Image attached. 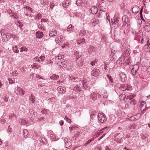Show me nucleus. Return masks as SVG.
<instances>
[{
  "label": "nucleus",
  "instance_id": "obj_1",
  "mask_svg": "<svg viewBox=\"0 0 150 150\" xmlns=\"http://www.w3.org/2000/svg\"><path fill=\"white\" fill-rule=\"evenodd\" d=\"M90 35V34L88 33V31H85L83 33V37L80 38L77 41V44L78 45L82 44L85 42V38H87Z\"/></svg>",
  "mask_w": 150,
  "mask_h": 150
},
{
  "label": "nucleus",
  "instance_id": "obj_2",
  "mask_svg": "<svg viewBox=\"0 0 150 150\" xmlns=\"http://www.w3.org/2000/svg\"><path fill=\"white\" fill-rule=\"evenodd\" d=\"M98 122L99 123H103L105 122L107 120V119L105 118V114L103 113H99L98 115Z\"/></svg>",
  "mask_w": 150,
  "mask_h": 150
},
{
  "label": "nucleus",
  "instance_id": "obj_3",
  "mask_svg": "<svg viewBox=\"0 0 150 150\" xmlns=\"http://www.w3.org/2000/svg\"><path fill=\"white\" fill-rule=\"evenodd\" d=\"M101 97V96L99 93L93 92L90 95V98L93 100H95L98 98H100Z\"/></svg>",
  "mask_w": 150,
  "mask_h": 150
},
{
  "label": "nucleus",
  "instance_id": "obj_4",
  "mask_svg": "<svg viewBox=\"0 0 150 150\" xmlns=\"http://www.w3.org/2000/svg\"><path fill=\"white\" fill-rule=\"evenodd\" d=\"M79 85H81L83 89H86L87 88L88 83L86 79H84L80 81Z\"/></svg>",
  "mask_w": 150,
  "mask_h": 150
},
{
  "label": "nucleus",
  "instance_id": "obj_5",
  "mask_svg": "<svg viewBox=\"0 0 150 150\" xmlns=\"http://www.w3.org/2000/svg\"><path fill=\"white\" fill-rule=\"evenodd\" d=\"M142 31H139L138 33H137L136 35L134 38V40H137V38H139V43L143 44V40L142 37H141Z\"/></svg>",
  "mask_w": 150,
  "mask_h": 150
},
{
  "label": "nucleus",
  "instance_id": "obj_6",
  "mask_svg": "<svg viewBox=\"0 0 150 150\" xmlns=\"http://www.w3.org/2000/svg\"><path fill=\"white\" fill-rule=\"evenodd\" d=\"M139 69V66L137 64L134 65L132 69H131V72L133 76H134L137 74V72Z\"/></svg>",
  "mask_w": 150,
  "mask_h": 150
},
{
  "label": "nucleus",
  "instance_id": "obj_7",
  "mask_svg": "<svg viewBox=\"0 0 150 150\" xmlns=\"http://www.w3.org/2000/svg\"><path fill=\"white\" fill-rule=\"evenodd\" d=\"M100 72L99 69L97 68H94L92 70L91 74L92 76L97 77L98 76Z\"/></svg>",
  "mask_w": 150,
  "mask_h": 150
},
{
  "label": "nucleus",
  "instance_id": "obj_8",
  "mask_svg": "<svg viewBox=\"0 0 150 150\" xmlns=\"http://www.w3.org/2000/svg\"><path fill=\"white\" fill-rule=\"evenodd\" d=\"M119 76L120 81L122 82H125L127 79L126 75L123 72L120 73L119 74Z\"/></svg>",
  "mask_w": 150,
  "mask_h": 150
},
{
  "label": "nucleus",
  "instance_id": "obj_9",
  "mask_svg": "<svg viewBox=\"0 0 150 150\" xmlns=\"http://www.w3.org/2000/svg\"><path fill=\"white\" fill-rule=\"evenodd\" d=\"M119 88L121 91H122L123 93H125L126 91H131L132 90L131 87H129V88H126V86L124 85H122L119 87Z\"/></svg>",
  "mask_w": 150,
  "mask_h": 150
},
{
  "label": "nucleus",
  "instance_id": "obj_10",
  "mask_svg": "<svg viewBox=\"0 0 150 150\" xmlns=\"http://www.w3.org/2000/svg\"><path fill=\"white\" fill-rule=\"evenodd\" d=\"M58 92L60 94H63L65 93L66 88L65 87L62 88L61 86L58 87L57 89Z\"/></svg>",
  "mask_w": 150,
  "mask_h": 150
},
{
  "label": "nucleus",
  "instance_id": "obj_11",
  "mask_svg": "<svg viewBox=\"0 0 150 150\" xmlns=\"http://www.w3.org/2000/svg\"><path fill=\"white\" fill-rule=\"evenodd\" d=\"M64 142L65 143V146L66 148H69L71 146L72 144L69 141L68 139L67 138L64 139Z\"/></svg>",
  "mask_w": 150,
  "mask_h": 150
},
{
  "label": "nucleus",
  "instance_id": "obj_12",
  "mask_svg": "<svg viewBox=\"0 0 150 150\" xmlns=\"http://www.w3.org/2000/svg\"><path fill=\"white\" fill-rule=\"evenodd\" d=\"M37 113L33 109H30L29 111L28 115H31V117H35L36 116Z\"/></svg>",
  "mask_w": 150,
  "mask_h": 150
},
{
  "label": "nucleus",
  "instance_id": "obj_13",
  "mask_svg": "<svg viewBox=\"0 0 150 150\" xmlns=\"http://www.w3.org/2000/svg\"><path fill=\"white\" fill-rule=\"evenodd\" d=\"M74 55L75 57H76V60L77 61V60L79 59V58L82 56V54L81 52L79 53V52L77 51H74Z\"/></svg>",
  "mask_w": 150,
  "mask_h": 150
},
{
  "label": "nucleus",
  "instance_id": "obj_14",
  "mask_svg": "<svg viewBox=\"0 0 150 150\" xmlns=\"http://www.w3.org/2000/svg\"><path fill=\"white\" fill-rule=\"evenodd\" d=\"M90 10L91 11L92 14H96L98 11L97 7L95 6H93L91 7Z\"/></svg>",
  "mask_w": 150,
  "mask_h": 150
},
{
  "label": "nucleus",
  "instance_id": "obj_15",
  "mask_svg": "<svg viewBox=\"0 0 150 150\" xmlns=\"http://www.w3.org/2000/svg\"><path fill=\"white\" fill-rule=\"evenodd\" d=\"M82 89V88L81 85L77 84L74 87L73 90L74 91H76L80 92L81 91Z\"/></svg>",
  "mask_w": 150,
  "mask_h": 150
},
{
  "label": "nucleus",
  "instance_id": "obj_16",
  "mask_svg": "<svg viewBox=\"0 0 150 150\" xmlns=\"http://www.w3.org/2000/svg\"><path fill=\"white\" fill-rule=\"evenodd\" d=\"M125 58L122 57V56L121 57L119 58L117 61V63L120 64H124L125 60Z\"/></svg>",
  "mask_w": 150,
  "mask_h": 150
},
{
  "label": "nucleus",
  "instance_id": "obj_17",
  "mask_svg": "<svg viewBox=\"0 0 150 150\" xmlns=\"http://www.w3.org/2000/svg\"><path fill=\"white\" fill-rule=\"evenodd\" d=\"M149 49L148 50H150V41L149 40H148L147 41V44H146L143 47V49L145 51L146 50Z\"/></svg>",
  "mask_w": 150,
  "mask_h": 150
},
{
  "label": "nucleus",
  "instance_id": "obj_18",
  "mask_svg": "<svg viewBox=\"0 0 150 150\" xmlns=\"http://www.w3.org/2000/svg\"><path fill=\"white\" fill-rule=\"evenodd\" d=\"M139 8L137 6L134 7L132 8V11L133 13L134 14H137L139 12Z\"/></svg>",
  "mask_w": 150,
  "mask_h": 150
},
{
  "label": "nucleus",
  "instance_id": "obj_19",
  "mask_svg": "<svg viewBox=\"0 0 150 150\" xmlns=\"http://www.w3.org/2000/svg\"><path fill=\"white\" fill-rule=\"evenodd\" d=\"M17 91L20 94L21 96H23L24 95L25 93V91L22 90L20 87H17Z\"/></svg>",
  "mask_w": 150,
  "mask_h": 150
},
{
  "label": "nucleus",
  "instance_id": "obj_20",
  "mask_svg": "<svg viewBox=\"0 0 150 150\" xmlns=\"http://www.w3.org/2000/svg\"><path fill=\"white\" fill-rule=\"evenodd\" d=\"M106 15V16H107V15L108 16V14L105 12V11H102L100 10L99 13L98 15V17H102L103 16V15Z\"/></svg>",
  "mask_w": 150,
  "mask_h": 150
},
{
  "label": "nucleus",
  "instance_id": "obj_21",
  "mask_svg": "<svg viewBox=\"0 0 150 150\" xmlns=\"http://www.w3.org/2000/svg\"><path fill=\"white\" fill-rule=\"evenodd\" d=\"M36 38L38 39H40L42 38L43 36V32H38L36 33Z\"/></svg>",
  "mask_w": 150,
  "mask_h": 150
},
{
  "label": "nucleus",
  "instance_id": "obj_22",
  "mask_svg": "<svg viewBox=\"0 0 150 150\" xmlns=\"http://www.w3.org/2000/svg\"><path fill=\"white\" fill-rule=\"evenodd\" d=\"M97 113L96 111H92L90 114V118L92 120H93L96 117Z\"/></svg>",
  "mask_w": 150,
  "mask_h": 150
},
{
  "label": "nucleus",
  "instance_id": "obj_23",
  "mask_svg": "<svg viewBox=\"0 0 150 150\" xmlns=\"http://www.w3.org/2000/svg\"><path fill=\"white\" fill-rule=\"evenodd\" d=\"M101 93L103 96V97L104 98H107L108 97V94L106 91L105 90H102Z\"/></svg>",
  "mask_w": 150,
  "mask_h": 150
},
{
  "label": "nucleus",
  "instance_id": "obj_24",
  "mask_svg": "<svg viewBox=\"0 0 150 150\" xmlns=\"http://www.w3.org/2000/svg\"><path fill=\"white\" fill-rule=\"evenodd\" d=\"M129 18L127 16H124L122 18V20L125 23V24H126L128 22Z\"/></svg>",
  "mask_w": 150,
  "mask_h": 150
},
{
  "label": "nucleus",
  "instance_id": "obj_25",
  "mask_svg": "<svg viewBox=\"0 0 150 150\" xmlns=\"http://www.w3.org/2000/svg\"><path fill=\"white\" fill-rule=\"evenodd\" d=\"M117 52V50L115 49L114 48L112 49L111 50V54L110 55L112 58H114V56L115 55L116 52Z\"/></svg>",
  "mask_w": 150,
  "mask_h": 150
},
{
  "label": "nucleus",
  "instance_id": "obj_26",
  "mask_svg": "<svg viewBox=\"0 0 150 150\" xmlns=\"http://www.w3.org/2000/svg\"><path fill=\"white\" fill-rule=\"evenodd\" d=\"M129 51L128 50H126L124 53L122 54V57L125 58H126L127 57L129 56Z\"/></svg>",
  "mask_w": 150,
  "mask_h": 150
},
{
  "label": "nucleus",
  "instance_id": "obj_27",
  "mask_svg": "<svg viewBox=\"0 0 150 150\" xmlns=\"http://www.w3.org/2000/svg\"><path fill=\"white\" fill-rule=\"evenodd\" d=\"M99 21L97 19L92 20L91 21V23L92 25L94 26L98 24L99 23Z\"/></svg>",
  "mask_w": 150,
  "mask_h": 150
},
{
  "label": "nucleus",
  "instance_id": "obj_28",
  "mask_svg": "<svg viewBox=\"0 0 150 150\" xmlns=\"http://www.w3.org/2000/svg\"><path fill=\"white\" fill-rule=\"evenodd\" d=\"M9 116V119L11 120H14L16 118V115L13 112L10 114Z\"/></svg>",
  "mask_w": 150,
  "mask_h": 150
},
{
  "label": "nucleus",
  "instance_id": "obj_29",
  "mask_svg": "<svg viewBox=\"0 0 150 150\" xmlns=\"http://www.w3.org/2000/svg\"><path fill=\"white\" fill-rule=\"evenodd\" d=\"M83 59H81L79 62H77V67H81L83 65Z\"/></svg>",
  "mask_w": 150,
  "mask_h": 150
},
{
  "label": "nucleus",
  "instance_id": "obj_30",
  "mask_svg": "<svg viewBox=\"0 0 150 150\" xmlns=\"http://www.w3.org/2000/svg\"><path fill=\"white\" fill-rule=\"evenodd\" d=\"M50 36L51 37H54L57 35V31L54 30L50 32L49 33Z\"/></svg>",
  "mask_w": 150,
  "mask_h": 150
},
{
  "label": "nucleus",
  "instance_id": "obj_31",
  "mask_svg": "<svg viewBox=\"0 0 150 150\" xmlns=\"http://www.w3.org/2000/svg\"><path fill=\"white\" fill-rule=\"evenodd\" d=\"M35 97L32 94L31 95V96L29 97V100H31L32 103H34L35 101Z\"/></svg>",
  "mask_w": 150,
  "mask_h": 150
},
{
  "label": "nucleus",
  "instance_id": "obj_32",
  "mask_svg": "<svg viewBox=\"0 0 150 150\" xmlns=\"http://www.w3.org/2000/svg\"><path fill=\"white\" fill-rule=\"evenodd\" d=\"M70 79L71 80V81L76 82L79 81V79L77 78H75L74 76H72L70 77Z\"/></svg>",
  "mask_w": 150,
  "mask_h": 150
},
{
  "label": "nucleus",
  "instance_id": "obj_33",
  "mask_svg": "<svg viewBox=\"0 0 150 150\" xmlns=\"http://www.w3.org/2000/svg\"><path fill=\"white\" fill-rule=\"evenodd\" d=\"M136 95L135 94H131L129 96H127V99H129V100H132V99L133 98L135 97Z\"/></svg>",
  "mask_w": 150,
  "mask_h": 150
},
{
  "label": "nucleus",
  "instance_id": "obj_34",
  "mask_svg": "<svg viewBox=\"0 0 150 150\" xmlns=\"http://www.w3.org/2000/svg\"><path fill=\"white\" fill-rule=\"evenodd\" d=\"M69 1L68 0H67L64 3L62 4V6L66 8L68 6H69Z\"/></svg>",
  "mask_w": 150,
  "mask_h": 150
},
{
  "label": "nucleus",
  "instance_id": "obj_35",
  "mask_svg": "<svg viewBox=\"0 0 150 150\" xmlns=\"http://www.w3.org/2000/svg\"><path fill=\"white\" fill-rule=\"evenodd\" d=\"M59 78V76L58 75H56L55 74H53L50 77L51 79L53 80L57 79Z\"/></svg>",
  "mask_w": 150,
  "mask_h": 150
},
{
  "label": "nucleus",
  "instance_id": "obj_36",
  "mask_svg": "<svg viewBox=\"0 0 150 150\" xmlns=\"http://www.w3.org/2000/svg\"><path fill=\"white\" fill-rule=\"evenodd\" d=\"M141 137L142 140L148 138V134H142L140 135Z\"/></svg>",
  "mask_w": 150,
  "mask_h": 150
},
{
  "label": "nucleus",
  "instance_id": "obj_37",
  "mask_svg": "<svg viewBox=\"0 0 150 150\" xmlns=\"http://www.w3.org/2000/svg\"><path fill=\"white\" fill-rule=\"evenodd\" d=\"M118 22L119 20L117 19H115V20H114L113 24L115 25V27L117 28L118 27Z\"/></svg>",
  "mask_w": 150,
  "mask_h": 150
},
{
  "label": "nucleus",
  "instance_id": "obj_38",
  "mask_svg": "<svg viewBox=\"0 0 150 150\" xmlns=\"http://www.w3.org/2000/svg\"><path fill=\"white\" fill-rule=\"evenodd\" d=\"M74 28V26H73L71 24H70L67 27V30L68 32L70 31L73 29Z\"/></svg>",
  "mask_w": 150,
  "mask_h": 150
},
{
  "label": "nucleus",
  "instance_id": "obj_39",
  "mask_svg": "<svg viewBox=\"0 0 150 150\" xmlns=\"http://www.w3.org/2000/svg\"><path fill=\"white\" fill-rule=\"evenodd\" d=\"M18 47L17 46H15L13 47V49L14 52L16 53H18L19 52V50H18Z\"/></svg>",
  "mask_w": 150,
  "mask_h": 150
},
{
  "label": "nucleus",
  "instance_id": "obj_40",
  "mask_svg": "<svg viewBox=\"0 0 150 150\" xmlns=\"http://www.w3.org/2000/svg\"><path fill=\"white\" fill-rule=\"evenodd\" d=\"M107 76L108 79L110 82H111V83H112L113 82V80L111 76L108 74H107Z\"/></svg>",
  "mask_w": 150,
  "mask_h": 150
},
{
  "label": "nucleus",
  "instance_id": "obj_41",
  "mask_svg": "<svg viewBox=\"0 0 150 150\" xmlns=\"http://www.w3.org/2000/svg\"><path fill=\"white\" fill-rule=\"evenodd\" d=\"M150 21H148L147 23H146V25L144 27V28L145 29V30H146L147 29V28H150Z\"/></svg>",
  "mask_w": 150,
  "mask_h": 150
},
{
  "label": "nucleus",
  "instance_id": "obj_42",
  "mask_svg": "<svg viewBox=\"0 0 150 150\" xmlns=\"http://www.w3.org/2000/svg\"><path fill=\"white\" fill-rule=\"evenodd\" d=\"M60 63L62 65H66L67 62L66 60L63 59L61 61Z\"/></svg>",
  "mask_w": 150,
  "mask_h": 150
},
{
  "label": "nucleus",
  "instance_id": "obj_43",
  "mask_svg": "<svg viewBox=\"0 0 150 150\" xmlns=\"http://www.w3.org/2000/svg\"><path fill=\"white\" fill-rule=\"evenodd\" d=\"M130 103L132 105H135L137 103V101L135 99L133 100H131L130 102Z\"/></svg>",
  "mask_w": 150,
  "mask_h": 150
},
{
  "label": "nucleus",
  "instance_id": "obj_44",
  "mask_svg": "<svg viewBox=\"0 0 150 150\" xmlns=\"http://www.w3.org/2000/svg\"><path fill=\"white\" fill-rule=\"evenodd\" d=\"M130 63V60L129 59H127L126 60V61H125L124 64L125 66L129 64Z\"/></svg>",
  "mask_w": 150,
  "mask_h": 150
},
{
  "label": "nucleus",
  "instance_id": "obj_45",
  "mask_svg": "<svg viewBox=\"0 0 150 150\" xmlns=\"http://www.w3.org/2000/svg\"><path fill=\"white\" fill-rule=\"evenodd\" d=\"M28 49L25 47H22L20 49V52H22L23 51H27Z\"/></svg>",
  "mask_w": 150,
  "mask_h": 150
},
{
  "label": "nucleus",
  "instance_id": "obj_46",
  "mask_svg": "<svg viewBox=\"0 0 150 150\" xmlns=\"http://www.w3.org/2000/svg\"><path fill=\"white\" fill-rule=\"evenodd\" d=\"M23 134L24 137H27V135L28 134V132L26 129H24L23 130Z\"/></svg>",
  "mask_w": 150,
  "mask_h": 150
},
{
  "label": "nucleus",
  "instance_id": "obj_47",
  "mask_svg": "<svg viewBox=\"0 0 150 150\" xmlns=\"http://www.w3.org/2000/svg\"><path fill=\"white\" fill-rule=\"evenodd\" d=\"M65 120L67 122H68L69 124H71V120L67 116H66L64 118Z\"/></svg>",
  "mask_w": 150,
  "mask_h": 150
},
{
  "label": "nucleus",
  "instance_id": "obj_48",
  "mask_svg": "<svg viewBox=\"0 0 150 150\" xmlns=\"http://www.w3.org/2000/svg\"><path fill=\"white\" fill-rule=\"evenodd\" d=\"M21 123L22 125H25L26 124V121L22 119L21 120Z\"/></svg>",
  "mask_w": 150,
  "mask_h": 150
},
{
  "label": "nucleus",
  "instance_id": "obj_49",
  "mask_svg": "<svg viewBox=\"0 0 150 150\" xmlns=\"http://www.w3.org/2000/svg\"><path fill=\"white\" fill-rule=\"evenodd\" d=\"M18 74V73L17 71H15L12 72V75L13 76H16Z\"/></svg>",
  "mask_w": 150,
  "mask_h": 150
},
{
  "label": "nucleus",
  "instance_id": "obj_50",
  "mask_svg": "<svg viewBox=\"0 0 150 150\" xmlns=\"http://www.w3.org/2000/svg\"><path fill=\"white\" fill-rule=\"evenodd\" d=\"M57 58H58V59H61L62 58H64V55H59L58 56Z\"/></svg>",
  "mask_w": 150,
  "mask_h": 150
},
{
  "label": "nucleus",
  "instance_id": "obj_51",
  "mask_svg": "<svg viewBox=\"0 0 150 150\" xmlns=\"http://www.w3.org/2000/svg\"><path fill=\"white\" fill-rule=\"evenodd\" d=\"M8 81H9V83L10 84H12V83H14L12 79H8Z\"/></svg>",
  "mask_w": 150,
  "mask_h": 150
},
{
  "label": "nucleus",
  "instance_id": "obj_52",
  "mask_svg": "<svg viewBox=\"0 0 150 150\" xmlns=\"http://www.w3.org/2000/svg\"><path fill=\"white\" fill-rule=\"evenodd\" d=\"M108 128H109L108 127H106L104 128H102L101 129V130H100V132H99V133H100V134H102L103 133V132L102 131H101L105 130L106 129Z\"/></svg>",
  "mask_w": 150,
  "mask_h": 150
},
{
  "label": "nucleus",
  "instance_id": "obj_53",
  "mask_svg": "<svg viewBox=\"0 0 150 150\" xmlns=\"http://www.w3.org/2000/svg\"><path fill=\"white\" fill-rule=\"evenodd\" d=\"M145 105V106H146V103L145 101H142V102H141V104L140 105L141 106H143L144 105Z\"/></svg>",
  "mask_w": 150,
  "mask_h": 150
},
{
  "label": "nucleus",
  "instance_id": "obj_54",
  "mask_svg": "<svg viewBox=\"0 0 150 150\" xmlns=\"http://www.w3.org/2000/svg\"><path fill=\"white\" fill-rule=\"evenodd\" d=\"M42 17V15L41 14L38 13L37 14L36 17L38 18V19H39L41 18V17Z\"/></svg>",
  "mask_w": 150,
  "mask_h": 150
},
{
  "label": "nucleus",
  "instance_id": "obj_55",
  "mask_svg": "<svg viewBox=\"0 0 150 150\" xmlns=\"http://www.w3.org/2000/svg\"><path fill=\"white\" fill-rule=\"evenodd\" d=\"M41 113L43 114H46L47 113L46 110L45 109L42 110Z\"/></svg>",
  "mask_w": 150,
  "mask_h": 150
},
{
  "label": "nucleus",
  "instance_id": "obj_56",
  "mask_svg": "<svg viewBox=\"0 0 150 150\" xmlns=\"http://www.w3.org/2000/svg\"><path fill=\"white\" fill-rule=\"evenodd\" d=\"M91 142V140L90 139L88 140V141L86 142L84 144V145L85 146H86L88 144L90 143Z\"/></svg>",
  "mask_w": 150,
  "mask_h": 150
},
{
  "label": "nucleus",
  "instance_id": "obj_57",
  "mask_svg": "<svg viewBox=\"0 0 150 150\" xmlns=\"http://www.w3.org/2000/svg\"><path fill=\"white\" fill-rule=\"evenodd\" d=\"M39 58L41 60V61H43L45 57L44 56H41L39 57Z\"/></svg>",
  "mask_w": 150,
  "mask_h": 150
},
{
  "label": "nucleus",
  "instance_id": "obj_58",
  "mask_svg": "<svg viewBox=\"0 0 150 150\" xmlns=\"http://www.w3.org/2000/svg\"><path fill=\"white\" fill-rule=\"evenodd\" d=\"M120 96L122 98H127V97H126V95H125V94H121L120 95Z\"/></svg>",
  "mask_w": 150,
  "mask_h": 150
},
{
  "label": "nucleus",
  "instance_id": "obj_59",
  "mask_svg": "<svg viewBox=\"0 0 150 150\" xmlns=\"http://www.w3.org/2000/svg\"><path fill=\"white\" fill-rule=\"evenodd\" d=\"M40 25V24H39V25L38 26L39 29L42 31H44V29L43 28V27L41 25Z\"/></svg>",
  "mask_w": 150,
  "mask_h": 150
},
{
  "label": "nucleus",
  "instance_id": "obj_60",
  "mask_svg": "<svg viewBox=\"0 0 150 150\" xmlns=\"http://www.w3.org/2000/svg\"><path fill=\"white\" fill-rule=\"evenodd\" d=\"M48 20L47 19L45 18H42L41 19V22H47V21Z\"/></svg>",
  "mask_w": 150,
  "mask_h": 150
},
{
  "label": "nucleus",
  "instance_id": "obj_61",
  "mask_svg": "<svg viewBox=\"0 0 150 150\" xmlns=\"http://www.w3.org/2000/svg\"><path fill=\"white\" fill-rule=\"evenodd\" d=\"M25 8L26 9H28V10H30V11L31 12V13L33 11V10L32 9V8H30V7H28V6H26L25 7Z\"/></svg>",
  "mask_w": 150,
  "mask_h": 150
},
{
  "label": "nucleus",
  "instance_id": "obj_62",
  "mask_svg": "<svg viewBox=\"0 0 150 150\" xmlns=\"http://www.w3.org/2000/svg\"><path fill=\"white\" fill-rule=\"evenodd\" d=\"M106 134V133L104 134L102 136H101L98 139V140L99 141L103 137H104Z\"/></svg>",
  "mask_w": 150,
  "mask_h": 150
},
{
  "label": "nucleus",
  "instance_id": "obj_63",
  "mask_svg": "<svg viewBox=\"0 0 150 150\" xmlns=\"http://www.w3.org/2000/svg\"><path fill=\"white\" fill-rule=\"evenodd\" d=\"M148 108V107H146L145 109H144L142 110L141 111V113H142V114H143L144 113V112L146 110V109H147Z\"/></svg>",
  "mask_w": 150,
  "mask_h": 150
},
{
  "label": "nucleus",
  "instance_id": "obj_64",
  "mask_svg": "<svg viewBox=\"0 0 150 150\" xmlns=\"http://www.w3.org/2000/svg\"><path fill=\"white\" fill-rule=\"evenodd\" d=\"M81 133V132H78L76 134H75V137H78L79 135Z\"/></svg>",
  "mask_w": 150,
  "mask_h": 150
}]
</instances>
